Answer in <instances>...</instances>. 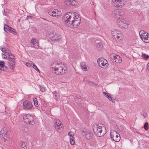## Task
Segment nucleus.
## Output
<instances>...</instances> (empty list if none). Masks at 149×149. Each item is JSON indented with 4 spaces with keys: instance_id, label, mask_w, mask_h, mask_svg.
I'll list each match as a JSON object with an SVG mask.
<instances>
[{
    "instance_id": "nucleus-1",
    "label": "nucleus",
    "mask_w": 149,
    "mask_h": 149,
    "mask_svg": "<svg viewBox=\"0 0 149 149\" xmlns=\"http://www.w3.org/2000/svg\"><path fill=\"white\" fill-rule=\"evenodd\" d=\"M51 67L57 74H63L67 72L65 65L61 63L54 62L51 64Z\"/></svg>"
},
{
    "instance_id": "nucleus-2",
    "label": "nucleus",
    "mask_w": 149,
    "mask_h": 149,
    "mask_svg": "<svg viewBox=\"0 0 149 149\" xmlns=\"http://www.w3.org/2000/svg\"><path fill=\"white\" fill-rule=\"evenodd\" d=\"M93 128L94 133L97 136H103L106 132L105 127L102 124H94Z\"/></svg>"
},
{
    "instance_id": "nucleus-3",
    "label": "nucleus",
    "mask_w": 149,
    "mask_h": 149,
    "mask_svg": "<svg viewBox=\"0 0 149 149\" xmlns=\"http://www.w3.org/2000/svg\"><path fill=\"white\" fill-rule=\"evenodd\" d=\"M75 15H78L73 12H70L65 14L63 18V20L64 24L68 26L72 24L73 23L72 19L74 18Z\"/></svg>"
},
{
    "instance_id": "nucleus-4",
    "label": "nucleus",
    "mask_w": 149,
    "mask_h": 149,
    "mask_svg": "<svg viewBox=\"0 0 149 149\" xmlns=\"http://www.w3.org/2000/svg\"><path fill=\"white\" fill-rule=\"evenodd\" d=\"M111 33L113 38L116 40L121 39L123 38V33L118 30L114 29L111 31Z\"/></svg>"
},
{
    "instance_id": "nucleus-5",
    "label": "nucleus",
    "mask_w": 149,
    "mask_h": 149,
    "mask_svg": "<svg viewBox=\"0 0 149 149\" xmlns=\"http://www.w3.org/2000/svg\"><path fill=\"white\" fill-rule=\"evenodd\" d=\"M139 35L141 39L145 42L149 43V33L144 30L141 31Z\"/></svg>"
},
{
    "instance_id": "nucleus-6",
    "label": "nucleus",
    "mask_w": 149,
    "mask_h": 149,
    "mask_svg": "<svg viewBox=\"0 0 149 149\" xmlns=\"http://www.w3.org/2000/svg\"><path fill=\"white\" fill-rule=\"evenodd\" d=\"M97 62L100 67L104 68H106L109 65L107 61L104 58H99L97 60Z\"/></svg>"
},
{
    "instance_id": "nucleus-7",
    "label": "nucleus",
    "mask_w": 149,
    "mask_h": 149,
    "mask_svg": "<svg viewBox=\"0 0 149 149\" xmlns=\"http://www.w3.org/2000/svg\"><path fill=\"white\" fill-rule=\"evenodd\" d=\"M23 119L24 123L28 124L33 125L34 123L33 116L29 114L24 115Z\"/></svg>"
},
{
    "instance_id": "nucleus-8",
    "label": "nucleus",
    "mask_w": 149,
    "mask_h": 149,
    "mask_svg": "<svg viewBox=\"0 0 149 149\" xmlns=\"http://www.w3.org/2000/svg\"><path fill=\"white\" fill-rule=\"evenodd\" d=\"M110 136L115 141L119 142L120 140V138L119 134L114 130H111Z\"/></svg>"
},
{
    "instance_id": "nucleus-9",
    "label": "nucleus",
    "mask_w": 149,
    "mask_h": 149,
    "mask_svg": "<svg viewBox=\"0 0 149 149\" xmlns=\"http://www.w3.org/2000/svg\"><path fill=\"white\" fill-rule=\"evenodd\" d=\"M117 23L118 25L121 28H127L129 25L128 22L123 19L122 18L117 19Z\"/></svg>"
},
{
    "instance_id": "nucleus-10",
    "label": "nucleus",
    "mask_w": 149,
    "mask_h": 149,
    "mask_svg": "<svg viewBox=\"0 0 149 149\" xmlns=\"http://www.w3.org/2000/svg\"><path fill=\"white\" fill-rule=\"evenodd\" d=\"M49 37L53 41H58L61 38V36L58 34L54 32H49Z\"/></svg>"
},
{
    "instance_id": "nucleus-11",
    "label": "nucleus",
    "mask_w": 149,
    "mask_h": 149,
    "mask_svg": "<svg viewBox=\"0 0 149 149\" xmlns=\"http://www.w3.org/2000/svg\"><path fill=\"white\" fill-rule=\"evenodd\" d=\"M1 137L2 138L4 141L7 140L9 138V136L8 134V132L6 128L2 129L1 131Z\"/></svg>"
},
{
    "instance_id": "nucleus-12",
    "label": "nucleus",
    "mask_w": 149,
    "mask_h": 149,
    "mask_svg": "<svg viewBox=\"0 0 149 149\" xmlns=\"http://www.w3.org/2000/svg\"><path fill=\"white\" fill-rule=\"evenodd\" d=\"M111 2L113 5L116 7H122L124 5V0H111Z\"/></svg>"
},
{
    "instance_id": "nucleus-13",
    "label": "nucleus",
    "mask_w": 149,
    "mask_h": 149,
    "mask_svg": "<svg viewBox=\"0 0 149 149\" xmlns=\"http://www.w3.org/2000/svg\"><path fill=\"white\" fill-rule=\"evenodd\" d=\"M23 108L25 110H29L33 107V104L31 103L28 100L24 101L23 103Z\"/></svg>"
},
{
    "instance_id": "nucleus-14",
    "label": "nucleus",
    "mask_w": 149,
    "mask_h": 149,
    "mask_svg": "<svg viewBox=\"0 0 149 149\" xmlns=\"http://www.w3.org/2000/svg\"><path fill=\"white\" fill-rule=\"evenodd\" d=\"M73 23L72 24L73 26H78L79 25L81 22L80 17L78 15H75V16L72 19Z\"/></svg>"
},
{
    "instance_id": "nucleus-15",
    "label": "nucleus",
    "mask_w": 149,
    "mask_h": 149,
    "mask_svg": "<svg viewBox=\"0 0 149 149\" xmlns=\"http://www.w3.org/2000/svg\"><path fill=\"white\" fill-rule=\"evenodd\" d=\"M114 13L115 15V17L117 19V20L122 18L123 13L122 10H116L114 11Z\"/></svg>"
},
{
    "instance_id": "nucleus-16",
    "label": "nucleus",
    "mask_w": 149,
    "mask_h": 149,
    "mask_svg": "<svg viewBox=\"0 0 149 149\" xmlns=\"http://www.w3.org/2000/svg\"><path fill=\"white\" fill-rule=\"evenodd\" d=\"M4 30L6 32L8 31L14 35H16L17 33L15 31V30L13 28L10 27L6 24L4 25Z\"/></svg>"
},
{
    "instance_id": "nucleus-17",
    "label": "nucleus",
    "mask_w": 149,
    "mask_h": 149,
    "mask_svg": "<svg viewBox=\"0 0 149 149\" xmlns=\"http://www.w3.org/2000/svg\"><path fill=\"white\" fill-rule=\"evenodd\" d=\"M54 124L56 130H58L60 128L63 129V125L61 124L60 120H55Z\"/></svg>"
},
{
    "instance_id": "nucleus-18",
    "label": "nucleus",
    "mask_w": 149,
    "mask_h": 149,
    "mask_svg": "<svg viewBox=\"0 0 149 149\" xmlns=\"http://www.w3.org/2000/svg\"><path fill=\"white\" fill-rule=\"evenodd\" d=\"M82 135L85 136V137L87 139H90L93 136V134L89 131H85L82 132Z\"/></svg>"
},
{
    "instance_id": "nucleus-19",
    "label": "nucleus",
    "mask_w": 149,
    "mask_h": 149,
    "mask_svg": "<svg viewBox=\"0 0 149 149\" xmlns=\"http://www.w3.org/2000/svg\"><path fill=\"white\" fill-rule=\"evenodd\" d=\"M111 56V57L112 58L115 62L117 63H120L122 62L121 58L119 55L112 54Z\"/></svg>"
},
{
    "instance_id": "nucleus-20",
    "label": "nucleus",
    "mask_w": 149,
    "mask_h": 149,
    "mask_svg": "<svg viewBox=\"0 0 149 149\" xmlns=\"http://www.w3.org/2000/svg\"><path fill=\"white\" fill-rule=\"evenodd\" d=\"M31 43L32 44L33 46H32V47H33L36 49H38L39 47L38 41L35 38H33L31 40Z\"/></svg>"
},
{
    "instance_id": "nucleus-21",
    "label": "nucleus",
    "mask_w": 149,
    "mask_h": 149,
    "mask_svg": "<svg viewBox=\"0 0 149 149\" xmlns=\"http://www.w3.org/2000/svg\"><path fill=\"white\" fill-rule=\"evenodd\" d=\"M64 2L67 6H73L77 3L76 1L74 0H65Z\"/></svg>"
},
{
    "instance_id": "nucleus-22",
    "label": "nucleus",
    "mask_w": 149,
    "mask_h": 149,
    "mask_svg": "<svg viewBox=\"0 0 149 149\" xmlns=\"http://www.w3.org/2000/svg\"><path fill=\"white\" fill-rule=\"evenodd\" d=\"M9 61V67L10 68L14 70L15 66V59L13 60L8 59Z\"/></svg>"
},
{
    "instance_id": "nucleus-23",
    "label": "nucleus",
    "mask_w": 149,
    "mask_h": 149,
    "mask_svg": "<svg viewBox=\"0 0 149 149\" xmlns=\"http://www.w3.org/2000/svg\"><path fill=\"white\" fill-rule=\"evenodd\" d=\"M80 65L82 69L85 71H86L89 70V68L87 66L85 63L84 62H82L80 63Z\"/></svg>"
},
{
    "instance_id": "nucleus-24",
    "label": "nucleus",
    "mask_w": 149,
    "mask_h": 149,
    "mask_svg": "<svg viewBox=\"0 0 149 149\" xmlns=\"http://www.w3.org/2000/svg\"><path fill=\"white\" fill-rule=\"evenodd\" d=\"M0 49L2 52L5 53L6 54H7V53L10 51L6 47L4 46H1L0 47Z\"/></svg>"
},
{
    "instance_id": "nucleus-25",
    "label": "nucleus",
    "mask_w": 149,
    "mask_h": 149,
    "mask_svg": "<svg viewBox=\"0 0 149 149\" xmlns=\"http://www.w3.org/2000/svg\"><path fill=\"white\" fill-rule=\"evenodd\" d=\"M53 13H52V15H52L54 17H58L61 15V12L60 11H58V12H57Z\"/></svg>"
},
{
    "instance_id": "nucleus-26",
    "label": "nucleus",
    "mask_w": 149,
    "mask_h": 149,
    "mask_svg": "<svg viewBox=\"0 0 149 149\" xmlns=\"http://www.w3.org/2000/svg\"><path fill=\"white\" fill-rule=\"evenodd\" d=\"M58 10L57 9H51L49 10L48 11V14L50 15H52V14L54 13H56L58 12Z\"/></svg>"
},
{
    "instance_id": "nucleus-27",
    "label": "nucleus",
    "mask_w": 149,
    "mask_h": 149,
    "mask_svg": "<svg viewBox=\"0 0 149 149\" xmlns=\"http://www.w3.org/2000/svg\"><path fill=\"white\" fill-rule=\"evenodd\" d=\"M7 55H8L10 57L9 59L14 60V59H15V56L12 53L10 52V51H9V52L7 53Z\"/></svg>"
},
{
    "instance_id": "nucleus-28",
    "label": "nucleus",
    "mask_w": 149,
    "mask_h": 149,
    "mask_svg": "<svg viewBox=\"0 0 149 149\" xmlns=\"http://www.w3.org/2000/svg\"><path fill=\"white\" fill-rule=\"evenodd\" d=\"M33 100L34 102V105L37 107H38V104L37 99L36 98L34 97L33 98Z\"/></svg>"
},
{
    "instance_id": "nucleus-29",
    "label": "nucleus",
    "mask_w": 149,
    "mask_h": 149,
    "mask_svg": "<svg viewBox=\"0 0 149 149\" xmlns=\"http://www.w3.org/2000/svg\"><path fill=\"white\" fill-rule=\"evenodd\" d=\"M68 135L70 137V138H71L74 137V133L71 131H70L68 134Z\"/></svg>"
},
{
    "instance_id": "nucleus-30",
    "label": "nucleus",
    "mask_w": 149,
    "mask_h": 149,
    "mask_svg": "<svg viewBox=\"0 0 149 149\" xmlns=\"http://www.w3.org/2000/svg\"><path fill=\"white\" fill-rule=\"evenodd\" d=\"M70 142L71 145H74L75 143L74 138H70Z\"/></svg>"
},
{
    "instance_id": "nucleus-31",
    "label": "nucleus",
    "mask_w": 149,
    "mask_h": 149,
    "mask_svg": "<svg viewBox=\"0 0 149 149\" xmlns=\"http://www.w3.org/2000/svg\"><path fill=\"white\" fill-rule=\"evenodd\" d=\"M54 95L56 97V99H57L60 97L59 94L56 91H55L54 92Z\"/></svg>"
},
{
    "instance_id": "nucleus-32",
    "label": "nucleus",
    "mask_w": 149,
    "mask_h": 149,
    "mask_svg": "<svg viewBox=\"0 0 149 149\" xmlns=\"http://www.w3.org/2000/svg\"><path fill=\"white\" fill-rule=\"evenodd\" d=\"M5 64V63L4 61H0V68H3V67L4 66Z\"/></svg>"
},
{
    "instance_id": "nucleus-33",
    "label": "nucleus",
    "mask_w": 149,
    "mask_h": 149,
    "mask_svg": "<svg viewBox=\"0 0 149 149\" xmlns=\"http://www.w3.org/2000/svg\"><path fill=\"white\" fill-rule=\"evenodd\" d=\"M33 63L31 62V61H30V62H27V63H26V66H27V67H29L30 66H31L32 65H33Z\"/></svg>"
},
{
    "instance_id": "nucleus-34",
    "label": "nucleus",
    "mask_w": 149,
    "mask_h": 149,
    "mask_svg": "<svg viewBox=\"0 0 149 149\" xmlns=\"http://www.w3.org/2000/svg\"><path fill=\"white\" fill-rule=\"evenodd\" d=\"M146 55L145 54H142V57L145 60H146L148 59L149 58V56L148 55H147L146 56Z\"/></svg>"
},
{
    "instance_id": "nucleus-35",
    "label": "nucleus",
    "mask_w": 149,
    "mask_h": 149,
    "mask_svg": "<svg viewBox=\"0 0 149 149\" xmlns=\"http://www.w3.org/2000/svg\"><path fill=\"white\" fill-rule=\"evenodd\" d=\"M26 143H22V149H26L27 147L26 145Z\"/></svg>"
},
{
    "instance_id": "nucleus-36",
    "label": "nucleus",
    "mask_w": 149,
    "mask_h": 149,
    "mask_svg": "<svg viewBox=\"0 0 149 149\" xmlns=\"http://www.w3.org/2000/svg\"><path fill=\"white\" fill-rule=\"evenodd\" d=\"M32 65H33L32 67L35 70H36L38 72L40 71V70L38 69L37 67L34 64V63H33Z\"/></svg>"
},
{
    "instance_id": "nucleus-37",
    "label": "nucleus",
    "mask_w": 149,
    "mask_h": 149,
    "mask_svg": "<svg viewBox=\"0 0 149 149\" xmlns=\"http://www.w3.org/2000/svg\"><path fill=\"white\" fill-rule=\"evenodd\" d=\"M7 67L5 65L3 67V68H1L0 69L1 70L5 71L7 70Z\"/></svg>"
},
{
    "instance_id": "nucleus-38",
    "label": "nucleus",
    "mask_w": 149,
    "mask_h": 149,
    "mask_svg": "<svg viewBox=\"0 0 149 149\" xmlns=\"http://www.w3.org/2000/svg\"><path fill=\"white\" fill-rule=\"evenodd\" d=\"M97 48L101 49L102 47V44L101 42L99 43L97 45Z\"/></svg>"
},
{
    "instance_id": "nucleus-39",
    "label": "nucleus",
    "mask_w": 149,
    "mask_h": 149,
    "mask_svg": "<svg viewBox=\"0 0 149 149\" xmlns=\"http://www.w3.org/2000/svg\"><path fill=\"white\" fill-rule=\"evenodd\" d=\"M148 122H146L145 123L144 127V129L146 130H148V127H147V126L148 125Z\"/></svg>"
},
{
    "instance_id": "nucleus-40",
    "label": "nucleus",
    "mask_w": 149,
    "mask_h": 149,
    "mask_svg": "<svg viewBox=\"0 0 149 149\" xmlns=\"http://www.w3.org/2000/svg\"><path fill=\"white\" fill-rule=\"evenodd\" d=\"M118 129L119 131H122L123 130V127L121 126L118 127Z\"/></svg>"
},
{
    "instance_id": "nucleus-41",
    "label": "nucleus",
    "mask_w": 149,
    "mask_h": 149,
    "mask_svg": "<svg viewBox=\"0 0 149 149\" xmlns=\"http://www.w3.org/2000/svg\"><path fill=\"white\" fill-rule=\"evenodd\" d=\"M40 91L42 92H44L45 91V89L44 87H40Z\"/></svg>"
},
{
    "instance_id": "nucleus-42",
    "label": "nucleus",
    "mask_w": 149,
    "mask_h": 149,
    "mask_svg": "<svg viewBox=\"0 0 149 149\" xmlns=\"http://www.w3.org/2000/svg\"><path fill=\"white\" fill-rule=\"evenodd\" d=\"M2 58H3L5 59H6L7 57V55H6L7 54H3V53H2Z\"/></svg>"
},
{
    "instance_id": "nucleus-43",
    "label": "nucleus",
    "mask_w": 149,
    "mask_h": 149,
    "mask_svg": "<svg viewBox=\"0 0 149 149\" xmlns=\"http://www.w3.org/2000/svg\"><path fill=\"white\" fill-rule=\"evenodd\" d=\"M103 94H104V96L106 97H107H107H108V93H107L105 92H103Z\"/></svg>"
},
{
    "instance_id": "nucleus-44",
    "label": "nucleus",
    "mask_w": 149,
    "mask_h": 149,
    "mask_svg": "<svg viewBox=\"0 0 149 149\" xmlns=\"http://www.w3.org/2000/svg\"><path fill=\"white\" fill-rule=\"evenodd\" d=\"M107 98L109 99V100H111V101L112 102H113V101L111 100H112V99L111 96V95H109L108 96V97H107Z\"/></svg>"
},
{
    "instance_id": "nucleus-45",
    "label": "nucleus",
    "mask_w": 149,
    "mask_h": 149,
    "mask_svg": "<svg viewBox=\"0 0 149 149\" xmlns=\"http://www.w3.org/2000/svg\"><path fill=\"white\" fill-rule=\"evenodd\" d=\"M146 67L147 69L149 70V63L147 64Z\"/></svg>"
},
{
    "instance_id": "nucleus-46",
    "label": "nucleus",
    "mask_w": 149,
    "mask_h": 149,
    "mask_svg": "<svg viewBox=\"0 0 149 149\" xmlns=\"http://www.w3.org/2000/svg\"><path fill=\"white\" fill-rule=\"evenodd\" d=\"M5 10L4 9H3V13H5Z\"/></svg>"
},
{
    "instance_id": "nucleus-47",
    "label": "nucleus",
    "mask_w": 149,
    "mask_h": 149,
    "mask_svg": "<svg viewBox=\"0 0 149 149\" xmlns=\"http://www.w3.org/2000/svg\"><path fill=\"white\" fill-rule=\"evenodd\" d=\"M0 149H3V148L2 147L0 146Z\"/></svg>"
},
{
    "instance_id": "nucleus-48",
    "label": "nucleus",
    "mask_w": 149,
    "mask_h": 149,
    "mask_svg": "<svg viewBox=\"0 0 149 149\" xmlns=\"http://www.w3.org/2000/svg\"><path fill=\"white\" fill-rule=\"evenodd\" d=\"M114 70H117V69L116 68V69H115Z\"/></svg>"
}]
</instances>
